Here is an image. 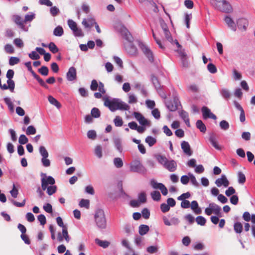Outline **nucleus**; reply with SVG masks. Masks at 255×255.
Masks as SVG:
<instances>
[{"label": "nucleus", "mask_w": 255, "mask_h": 255, "mask_svg": "<svg viewBox=\"0 0 255 255\" xmlns=\"http://www.w3.org/2000/svg\"><path fill=\"white\" fill-rule=\"evenodd\" d=\"M123 38L127 41L128 43L124 44L125 50L130 55H134L137 53V49L132 42L133 38L128 29L124 25H120L118 29Z\"/></svg>", "instance_id": "nucleus-1"}, {"label": "nucleus", "mask_w": 255, "mask_h": 255, "mask_svg": "<svg viewBox=\"0 0 255 255\" xmlns=\"http://www.w3.org/2000/svg\"><path fill=\"white\" fill-rule=\"evenodd\" d=\"M103 100L104 106L108 107L111 112H115L118 110L128 111L130 109V106L128 104L120 99H110L108 97L104 96L103 97Z\"/></svg>", "instance_id": "nucleus-2"}, {"label": "nucleus", "mask_w": 255, "mask_h": 255, "mask_svg": "<svg viewBox=\"0 0 255 255\" xmlns=\"http://www.w3.org/2000/svg\"><path fill=\"white\" fill-rule=\"evenodd\" d=\"M158 162L170 172H174L177 169V163L174 160H169L164 156L158 155L156 156Z\"/></svg>", "instance_id": "nucleus-3"}, {"label": "nucleus", "mask_w": 255, "mask_h": 255, "mask_svg": "<svg viewBox=\"0 0 255 255\" xmlns=\"http://www.w3.org/2000/svg\"><path fill=\"white\" fill-rule=\"evenodd\" d=\"M211 3L216 8L224 12L230 13L233 10L231 4L226 0H211Z\"/></svg>", "instance_id": "nucleus-4"}, {"label": "nucleus", "mask_w": 255, "mask_h": 255, "mask_svg": "<svg viewBox=\"0 0 255 255\" xmlns=\"http://www.w3.org/2000/svg\"><path fill=\"white\" fill-rule=\"evenodd\" d=\"M95 221L97 227L101 230L105 229L107 227V221L104 211L101 209L96 210L94 215Z\"/></svg>", "instance_id": "nucleus-5"}, {"label": "nucleus", "mask_w": 255, "mask_h": 255, "mask_svg": "<svg viewBox=\"0 0 255 255\" xmlns=\"http://www.w3.org/2000/svg\"><path fill=\"white\" fill-rule=\"evenodd\" d=\"M41 188L42 190H45L47 187L54 185L55 183L54 178L51 176H47L45 173H41Z\"/></svg>", "instance_id": "nucleus-6"}, {"label": "nucleus", "mask_w": 255, "mask_h": 255, "mask_svg": "<svg viewBox=\"0 0 255 255\" xmlns=\"http://www.w3.org/2000/svg\"><path fill=\"white\" fill-rule=\"evenodd\" d=\"M221 208L214 203H211L209 204V207L205 210V213L208 216L211 215L212 213L221 217Z\"/></svg>", "instance_id": "nucleus-7"}, {"label": "nucleus", "mask_w": 255, "mask_h": 255, "mask_svg": "<svg viewBox=\"0 0 255 255\" xmlns=\"http://www.w3.org/2000/svg\"><path fill=\"white\" fill-rule=\"evenodd\" d=\"M165 104L168 110L171 112L176 111L180 105L179 100L176 96L174 97L172 100L165 101Z\"/></svg>", "instance_id": "nucleus-8"}, {"label": "nucleus", "mask_w": 255, "mask_h": 255, "mask_svg": "<svg viewBox=\"0 0 255 255\" xmlns=\"http://www.w3.org/2000/svg\"><path fill=\"white\" fill-rule=\"evenodd\" d=\"M130 169L131 171L138 173H143L145 169L139 160H134L130 164Z\"/></svg>", "instance_id": "nucleus-9"}, {"label": "nucleus", "mask_w": 255, "mask_h": 255, "mask_svg": "<svg viewBox=\"0 0 255 255\" xmlns=\"http://www.w3.org/2000/svg\"><path fill=\"white\" fill-rule=\"evenodd\" d=\"M139 46L149 61L152 62L154 60V58L152 51L147 46L142 42H140L139 43Z\"/></svg>", "instance_id": "nucleus-10"}, {"label": "nucleus", "mask_w": 255, "mask_h": 255, "mask_svg": "<svg viewBox=\"0 0 255 255\" xmlns=\"http://www.w3.org/2000/svg\"><path fill=\"white\" fill-rule=\"evenodd\" d=\"M133 115L141 126L147 127L150 126V121L146 119L140 113L134 112L133 113Z\"/></svg>", "instance_id": "nucleus-11"}, {"label": "nucleus", "mask_w": 255, "mask_h": 255, "mask_svg": "<svg viewBox=\"0 0 255 255\" xmlns=\"http://www.w3.org/2000/svg\"><path fill=\"white\" fill-rule=\"evenodd\" d=\"M203 118L205 119H212L216 120L217 117L215 115L213 114L211 110L207 107L204 106L201 109Z\"/></svg>", "instance_id": "nucleus-12"}, {"label": "nucleus", "mask_w": 255, "mask_h": 255, "mask_svg": "<svg viewBox=\"0 0 255 255\" xmlns=\"http://www.w3.org/2000/svg\"><path fill=\"white\" fill-rule=\"evenodd\" d=\"M66 78L68 81H73L77 79V71L74 67H70L66 73Z\"/></svg>", "instance_id": "nucleus-13"}, {"label": "nucleus", "mask_w": 255, "mask_h": 255, "mask_svg": "<svg viewBox=\"0 0 255 255\" xmlns=\"http://www.w3.org/2000/svg\"><path fill=\"white\" fill-rule=\"evenodd\" d=\"M177 52L179 54V57H180L183 67H188L189 63L187 60V55L184 51L181 49V47L180 48H178V49L177 50Z\"/></svg>", "instance_id": "nucleus-14"}, {"label": "nucleus", "mask_w": 255, "mask_h": 255, "mask_svg": "<svg viewBox=\"0 0 255 255\" xmlns=\"http://www.w3.org/2000/svg\"><path fill=\"white\" fill-rule=\"evenodd\" d=\"M215 184L219 187L222 185L225 187H227L230 183L226 176L225 175H222L221 178H218L216 180Z\"/></svg>", "instance_id": "nucleus-15"}, {"label": "nucleus", "mask_w": 255, "mask_h": 255, "mask_svg": "<svg viewBox=\"0 0 255 255\" xmlns=\"http://www.w3.org/2000/svg\"><path fill=\"white\" fill-rule=\"evenodd\" d=\"M95 19L92 17L84 18L82 24L86 28H90L96 23Z\"/></svg>", "instance_id": "nucleus-16"}, {"label": "nucleus", "mask_w": 255, "mask_h": 255, "mask_svg": "<svg viewBox=\"0 0 255 255\" xmlns=\"http://www.w3.org/2000/svg\"><path fill=\"white\" fill-rule=\"evenodd\" d=\"M224 21L228 26L232 30L235 31L237 29V25L235 21L230 16H226L224 18Z\"/></svg>", "instance_id": "nucleus-17"}, {"label": "nucleus", "mask_w": 255, "mask_h": 255, "mask_svg": "<svg viewBox=\"0 0 255 255\" xmlns=\"http://www.w3.org/2000/svg\"><path fill=\"white\" fill-rule=\"evenodd\" d=\"M14 21L15 23L18 25L20 28H21L22 30L24 31H28V28L26 27L24 25V21H23L22 19L20 16L16 15H14Z\"/></svg>", "instance_id": "nucleus-18"}, {"label": "nucleus", "mask_w": 255, "mask_h": 255, "mask_svg": "<svg viewBox=\"0 0 255 255\" xmlns=\"http://www.w3.org/2000/svg\"><path fill=\"white\" fill-rule=\"evenodd\" d=\"M181 148L184 153L188 156H191L192 154V151L191 150L190 146L189 143L187 141H183L181 144Z\"/></svg>", "instance_id": "nucleus-19"}, {"label": "nucleus", "mask_w": 255, "mask_h": 255, "mask_svg": "<svg viewBox=\"0 0 255 255\" xmlns=\"http://www.w3.org/2000/svg\"><path fill=\"white\" fill-rule=\"evenodd\" d=\"M165 38L171 43L175 44L178 48H180L181 47V45L178 42L177 40L175 39L173 40L172 37L171 35V33L170 31L168 30H166V31L163 32Z\"/></svg>", "instance_id": "nucleus-20"}, {"label": "nucleus", "mask_w": 255, "mask_h": 255, "mask_svg": "<svg viewBox=\"0 0 255 255\" xmlns=\"http://www.w3.org/2000/svg\"><path fill=\"white\" fill-rule=\"evenodd\" d=\"M7 84H4L1 85L0 88L2 90H7L9 89L11 92H13L15 87V84L14 81L12 80H7Z\"/></svg>", "instance_id": "nucleus-21"}, {"label": "nucleus", "mask_w": 255, "mask_h": 255, "mask_svg": "<svg viewBox=\"0 0 255 255\" xmlns=\"http://www.w3.org/2000/svg\"><path fill=\"white\" fill-rule=\"evenodd\" d=\"M178 113H179V115L180 118L183 120H184L186 126L188 127H190V124L188 113L184 110H181L180 111H179Z\"/></svg>", "instance_id": "nucleus-22"}, {"label": "nucleus", "mask_w": 255, "mask_h": 255, "mask_svg": "<svg viewBox=\"0 0 255 255\" xmlns=\"http://www.w3.org/2000/svg\"><path fill=\"white\" fill-rule=\"evenodd\" d=\"M210 143L212 145V146L217 150H221V146L219 145L217 141H216V137L213 133H212L209 139Z\"/></svg>", "instance_id": "nucleus-23"}, {"label": "nucleus", "mask_w": 255, "mask_h": 255, "mask_svg": "<svg viewBox=\"0 0 255 255\" xmlns=\"http://www.w3.org/2000/svg\"><path fill=\"white\" fill-rule=\"evenodd\" d=\"M191 208L196 214L201 213V209L199 207V205L196 201H193L191 203Z\"/></svg>", "instance_id": "nucleus-24"}, {"label": "nucleus", "mask_w": 255, "mask_h": 255, "mask_svg": "<svg viewBox=\"0 0 255 255\" xmlns=\"http://www.w3.org/2000/svg\"><path fill=\"white\" fill-rule=\"evenodd\" d=\"M95 242L99 246L102 247L104 249L108 248L110 244V243L109 242L107 241L101 240L98 238L95 239Z\"/></svg>", "instance_id": "nucleus-25"}, {"label": "nucleus", "mask_w": 255, "mask_h": 255, "mask_svg": "<svg viewBox=\"0 0 255 255\" xmlns=\"http://www.w3.org/2000/svg\"><path fill=\"white\" fill-rule=\"evenodd\" d=\"M114 143L117 150L121 153L123 151L121 139L120 138L115 137L114 138Z\"/></svg>", "instance_id": "nucleus-26"}, {"label": "nucleus", "mask_w": 255, "mask_h": 255, "mask_svg": "<svg viewBox=\"0 0 255 255\" xmlns=\"http://www.w3.org/2000/svg\"><path fill=\"white\" fill-rule=\"evenodd\" d=\"M145 142L149 147H152L156 143L157 140L155 137L149 135L145 138Z\"/></svg>", "instance_id": "nucleus-27"}, {"label": "nucleus", "mask_w": 255, "mask_h": 255, "mask_svg": "<svg viewBox=\"0 0 255 255\" xmlns=\"http://www.w3.org/2000/svg\"><path fill=\"white\" fill-rule=\"evenodd\" d=\"M149 230V227L146 225H141L139 226L138 228V232L141 236L145 235Z\"/></svg>", "instance_id": "nucleus-28"}, {"label": "nucleus", "mask_w": 255, "mask_h": 255, "mask_svg": "<svg viewBox=\"0 0 255 255\" xmlns=\"http://www.w3.org/2000/svg\"><path fill=\"white\" fill-rule=\"evenodd\" d=\"M196 127L202 132H205L206 131V127L205 124L201 120H197L196 123Z\"/></svg>", "instance_id": "nucleus-29"}, {"label": "nucleus", "mask_w": 255, "mask_h": 255, "mask_svg": "<svg viewBox=\"0 0 255 255\" xmlns=\"http://www.w3.org/2000/svg\"><path fill=\"white\" fill-rule=\"evenodd\" d=\"M48 100L51 104L55 106L58 109H59L61 107L60 103L52 96H49L48 97Z\"/></svg>", "instance_id": "nucleus-30"}, {"label": "nucleus", "mask_w": 255, "mask_h": 255, "mask_svg": "<svg viewBox=\"0 0 255 255\" xmlns=\"http://www.w3.org/2000/svg\"><path fill=\"white\" fill-rule=\"evenodd\" d=\"M220 93L222 97L227 100L229 99L231 95L230 91L226 88L221 89Z\"/></svg>", "instance_id": "nucleus-31"}, {"label": "nucleus", "mask_w": 255, "mask_h": 255, "mask_svg": "<svg viewBox=\"0 0 255 255\" xmlns=\"http://www.w3.org/2000/svg\"><path fill=\"white\" fill-rule=\"evenodd\" d=\"M150 184L151 187L155 189H160L163 184L157 182L155 179L150 180Z\"/></svg>", "instance_id": "nucleus-32"}, {"label": "nucleus", "mask_w": 255, "mask_h": 255, "mask_svg": "<svg viewBox=\"0 0 255 255\" xmlns=\"http://www.w3.org/2000/svg\"><path fill=\"white\" fill-rule=\"evenodd\" d=\"M237 176L238 183L241 184H243L246 182V180L245 175L242 171H239Z\"/></svg>", "instance_id": "nucleus-33"}, {"label": "nucleus", "mask_w": 255, "mask_h": 255, "mask_svg": "<svg viewBox=\"0 0 255 255\" xmlns=\"http://www.w3.org/2000/svg\"><path fill=\"white\" fill-rule=\"evenodd\" d=\"M151 81L152 82L153 85H154L155 88L156 90H160V84L158 81V79L155 76H152L151 77Z\"/></svg>", "instance_id": "nucleus-34"}, {"label": "nucleus", "mask_w": 255, "mask_h": 255, "mask_svg": "<svg viewBox=\"0 0 255 255\" xmlns=\"http://www.w3.org/2000/svg\"><path fill=\"white\" fill-rule=\"evenodd\" d=\"M188 175L190 177V180L192 184L196 187H198L200 185L199 183L197 181L195 176L191 173H188Z\"/></svg>", "instance_id": "nucleus-35"}, {"label": "nucleus", "mask_w": 255, "mask_h": 255, "mask_svg": "<svg viewBox=\"0 0 255 255\" xmlns=\"http://www.w3.org/2000/svg\"><path fill=\"white\" fill-rule=\"evenodd\" d=\"M53 34L56 36H61L63 34V28L60 26L55 27L53 31Z\"/></svg>", "instance_id": "nucleus-36"}, {"label": "nucleus", "mask_w": 255, "mask_h": 255, "mask_svg": "<svg viewBox=\"0 0 255 255\" xmlns=\"http://www.w3.org/2000/svg\"><path fill=\"white\" fill-rule=\"evenodd\" d=\"M46 193L48 194V195L51 196L56 192L57 187L54 184L52 185H50L48 187H47V188H46Z\"/></svg>", "instance_id": "nucleus-37"}, {"label": "nucleus", "mask_w": 255, "mask_h": 255, "mask_svg": "<svg viewBox=\"0 0 255 255\" xmlns=\"http://www.w3.org/2000/svg\"><path fill=\"white\" fill-rule=\"evenodd\" d=\"M128 103L129 104H135L137 103V98L136 97V96L131 93H130L128 94Z\"/></svg>", "instance_id": "nucleus-38"}, {"label": "nucleus", "mask_w": 255, "mask_h": 255, "mask_svg": "<svg viewBox=\"0 0 255 255\" xmlns=\"http://www.w3.org/2000/svg\"><path fill=\"white\" fill-rule=\"evenodd\" d=\"M114 164L118 168H121L123 166L122 159L120 157H116L114 159Z\"/></svg>", "instance_id": "nucleus-39"}, {"label": "nucleus", "mask_w": 255, "mask_h": 255, "mask_svg": "<svg viewBox=\"0 0 255 255\" xmlns=\"http://www.w3.org/2000/svg\"><path fill=\"white\" fill-rule=\"evenodd\" d=\"M152 199L156 201L160 200L161 198V195L159 191H154L150 194Z\"/></svg>", "instance_id": "nucleus-40"}, {"label": "nucleus", "mask_w": 255, "mask_h": 255, "mask_svg": "<svg viewBox=\"0 0 255 255\" xmlns=\"http://www.w3.org/2000/svg\"><path fill=\"white\" fill-rule=\"evenodd\" d=\"M234 229L236 233H241L243 231V226L240 222H236L234 224Z\"/></svg>", "instance_id": "nucleus-41"}, {"label": "nucleus", "mask_w": 255, "mask_h": 255, "mask_svg": "<svg viewBox=\"0 0 255 255\" xmlns=\"http://www.w3.org/2000/svg\"><path fill=\"white\" fill-rule=\"evenodd\" d=\"M79 205L80 207L89 209L90 206V201L88 199H82L80 201Z\"/></svg>", "instance_id": "nucleus-42"}, {"label": "nucleus", "mask_w": 255, "mask_h": 255, "mask_svg": "<svg viewBox=\"0 0 255 255\" xmlns=\"http://www.w3.org/2000/svg\"><path fill=\"white\" fill-rule=\"evenodd\" d=\"M39 153L41 155L42 157H48V155H49L48 152L44 146H40L39 147Z\"/></svg>", "instance_id": "nucleus-43"}, {"label": "nucleus", "mask_w": 255, "mask_h": 255, "mask_svg": "<svg viewBox=\"0 0 255 255\" xmlns=\"http://www.w3.org/2000/svg\"><path fill=\"white\" fill-rule=\"evenodd\" d=\"M219 126L220 128L224 130H228L230 127L229 123L225 120L221 121L219 124Z\"/></svg>", "instance_id": "nucleus-44"}, {"label": "nucleus", "mask_w": 255, "mask_h": 255, "mask_svg": "<svg viewBox=\"0 0 255 255\" xmlns=\"http://www.w3.org/2000/svg\"><path fill=\"white\" fill-rule=\"evenodd\" d=\"M91 116L94 118H98L100 117L101 112L97 108H93L91 112Z\"/></svg>", "instance_id": "nucleus-45"}, {"label": "nucleus", "mask_w": 255, "mask_h": 255, "mask_svg": "<svg viewBox=\"0 0 255 255\" xmlns=\"http://www.w3.org/2000/svg\"><path fill=\"white\" fill-rule=\"evenodd\" d=\"M73 34L76 37H83L84 36V33L81 29V28L77 27L75 29L72 30Z\"/></svg>", "instance_id": "nucleus-46"}, {"label": "nucleus", "mask_w": 255, "mask_h": 255, "mask_svg": "<svg viewBox=\"0 0 255 255\" xmlns=\"http://www.w3.org/2000/svg\"><path fill=\"white\" fill-rule=\"evenodd\" d=\"M48 48H49V50H50V51L51 52H52L53 53H56L58 52L59 51V49L56 46L55 44L52 42H50L48 44Z\"/></svg>", "instance_id": "nucleus-47"}, {"label": "nucleus", "mask_w": 255, "mask_h": 255, "mask_svg": "<svg viewBox=\"0 0 255 255\" xmlns=\"http://www.w3.org/2000/svg\"><path fill=\"white\" fill-rule=\"evenodd\" d=\"M36 132V128L33 126H28L26 130L25 133L27 135H29L34 134Z\"/></svg>", "instance_id": "nucleus-48"}, {"label": "nucleus", "mask_w": 255, "mask_h": 255, "mask_svg": "<svg viewBox=\"0 0 255 255\" xmlns=\"http://www.w3.org/2000/svg\"><path fill=\"white\" fill-rule=\"evenodd\" d=\"M188 90L193 92L196 93L199 91V87L196 84H192L189 85L187 87Z\"/></svg>", "instance_id": "nucleus-49"}, {"label": "nucleus", "mask_w": 255, "mask_h": 255, "mask_svg": "<svg viewBox=\"0 0 255 255\" xmlns=\"http://www.w3.org/2000/svg\"><path fill=\"white\" fill-rule=\"evenodd\" d=\"M207 69L212 74H215L217 71L216 66L211 63L207 65Z\"/></svg>", "instance_id": "nucleus-50"}, {"label": "nucleus", "mask_w": 255, "mask_h": 255, "mask_svg": "<svg viewBox=\"0 0 255 255\" xmlns=\"http://www.w3.org/2000/svg\"><path fill=\"white\" fill-rule=\"evenodd\" d=\"M196 222L200 226H204L206 222V219L203 216H198L196 219Z\"/></svg>", "instance_id": "nucleus-51"}, {"label": "nucleus", "mask_w": 255, "mask_h": 255, "mask_svg": "<svg viewBox=\"0 0 255 255\" xmlns=\"http://www.w3.org/2000/svg\"><path fill=\"white\" fill-rule=\"evenodd\" d=\"M35 18V14L33 12H29L26 14L24 17V22H30Z\"/></svg>", "instance_id": "nucleus-52"}, {"label": "nucleus", "mask_w": 255, "mask_h": 255, "mask_svg": "<svg viewBox=\"0 0 255 255\" xmlns=\"http://www.w3.org/2000/svg\"><path fill=\"white\" fill-rule=\"evenodd\" d=\"M114 123L116 127H121L123 124L122 119L118 116H116L114 119Z\"/></svg>", "instance_id": "nucleus-53"}, {"label": "nucleus", "mask_w": 255, "mask_h": 255, "mask_svg": "<svg viewBox=\"0 0 255 255\" xmlns=\"http://www.w3.org/2000/svg\"><path fill=\"white\" fill-rule=\"evenodd\" d=\"M95 154L99 158H101L102 156V147L100 145H97L95 148Z\"/></svg>", "instance_id": "nucleus-54"}, {"label": "nucleus", "mask_w": 255, "mask_h": 255, "mask_svg": "<svg viewBox=\"0 0 255 255\" xmlns=\"http://www.w3.org/2000/svg\"><path fill=\"white\" fill-rule=\"evenodd\" d=\"M4 50L8 54H12L14 52L13 47L12 45L9 44H6L4 46Z\"/></svg>", "instance_id": "nucleus-55"}, {"label": "nucleus", "mask_w": 255, "mask_h": 255, "mask_svg": "<svg viewBox=\"0 0 255 255\" xmlns=\"http://www.w3.org/2000/svg\"><path fill=\"white\" fill-rule=\"evenodd\" d=\"M62 236L67 242H69L70 241V238L68 235L67 227H63V229H62Z\"/></svg>", "instance_id": "nucleus-56"}, {"label": "nucleus", "mask_w": 255, "mask_h": 255, "mask_svg": "<svg viewBox=\"0 0 255 255\" xmlns=\"http://www.w3.org/2000/svg\"><path fill=\"white\" fill-rule=\"evenodd\" d=\"M38 72L42 75L47 76L48 74L49 69L46 66H43L38 69Z\"/></svg>", "instance_id": "nucleus-57"}, {"label": "nucleus", "mask_w": 255, "mask_h": 255, "mask_svg": "<svg viewBox=\"0 0 255 255\" xmlns=\"http://www.w3.org/2000/svg\"><path fill=\"white\" fill-rule=\"evenodd\" d=\"M134 243L138 248H141L142 246V239L139 236L136 237L134 239Z\"/></svg>", "instance_id": "nucleus-58"}, {"label": "nucleus", "mask_w": 255, "mask_h": 255, "mask_svg": "<svg viewBox=\"0 0 255 255\" xmlns=\"http://www.w3.org/2000/svg\"><path fill=\"white\" fill-rule=\"evenodd\" d=\"M28 141L27 137L24 134H21L18 139V142L20 144H26Z\"/></svg>", "instance_id": "nucleus-59"}, {"label": "nucleus", "mask_w": 255, "mask_h": 255, "mask_svg": "<svg viewBox=\"0 0 255 255\" xmlns=\"http://www.w3.org/2000/svg\"><path fill=\"white\" fill-rule=\"evenodd\" d=\"M138 200L140 203H145L146 201V194L144 192L140 193L138 195Z\"/></svg>", "instance_id": "nucleus-60"}, {"label": "nucleus", "mask_w": 255, "mask_h": 255, "mask_svg": "<svg viewBox=\"0 0 255 255\" xmlns=\"http://www.w3.org/2000/svg\"><path fill=\"white\" fill-rule=\"evenodd\" d=\"M233 78L235 80H239L242 78V75L235 69L233 70Z\"/></svg>", "instance_id": "nucleus-61"}, {"label": "nucleus", "mask_w": 255, "mask_h": 255, "mask_svg": "<svg viewBox=\"0 0 255 255\" xmlns=\"http://www.w3.org/2000/svg\"><path fill=\"white\" fill-rule=\"evenodd\" d=\"M60 12L59 8L56 6H52L50 9V12L53 16L57 15Z\"/></svg>", "instance_id": "nucleus-62"}, {"label": "nucleus", "mask_w": 255, "mask_h": 255, "mask_svg": "<svg viewBox=\"0 0 255 255\" xmlns=\"http://www.w3.org/2000/svg\"><path fill=\"white\" fill-rule=\"evenodd\" d=\"M67 23L71 30H74L78 27L77 23L72 19H68Z\"/></svg>", "instance_id": "nucleus-63"}, {"label": "nucleus", "mask_w": 255, "mask_h": 255, "mask_svg": "<svg viewBox=\"0 0 255 255\" xmlns=\"http://www.w3.org/2000/svg\"><path fill=\"white\" fill-rule=\"evenodd\" d=\"M236 193L235 189L232 186L229 187L225 191V194L227 196L229 197Z\"/></svg>", "instance_id": "nucleus-64"}]
</instances>
